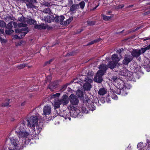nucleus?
Listing matches in <instances>:
<instances>
[{"mask_svg":"<svg viewBox=\"0 0 150 150\" xmlns=\"http://www.w3.org/2000/svg\"><path fill=\"white\" fill-rule=\"evenodd\" d=\"M38 121V119L37 116H32L30 117L29 120H28V126L31 127H34L36 126L37 132L39 133L41 130V127H39V126H37Z\"/></svg>","mask_w":150,"mask_h":150,"instance_id":"1","label":"nucleus"},{"mask_svg":"<svg viewBox=\"0 0 150 150\" xmlns=\"http://www.w3.org/2000/svg\"><path fill=\"white\" fill-rule=\"evenodd\" d=\"M119 74L127 77V79L129 81H132L133 78V73L129 71L125 68H122L119 71Z\"/></svg>","mask_w":150,"mask_h":150,"instance_id":"2","label":"nucleus"},{"mask_svg":"<svg viewBox=\"0 0 150 150\" xmlns=\"http://www.w3.org/2000/svg\"><path fill=\"white\" fill-rule=\"evenodd\" d=\"M10 139L11 143L14 150H20L22 149L19 142L17 139L14 137H12Z\"/></svg>","mask_w":150,"mask_h":150,"instance_id":"3","label":"nucleus"},{"mask_svg":"<svg viewBox=\"0 0 150 150\" xmlns=\"http://www.w3.org/2000/svg\"><path fill=\"white\" fill-rule=\"evenodd\" d=\"M23 127H20L19 129V131H16L17 133L18 134V137L19 139L23 138L25 139L30 134V133L25 131L23 132Z\"/></svg>","mask_w":150,"mask_h":150,"instance_id":"4","label":"nucleus"},{"mask_svg":"<svg viewBox=\"0 0 150 150\" xmlns=\"http://www.w3.org/2000/svg\"><path fill=\"white\" fill-rule=\"evenodd\" d=\"M69 99L71 103L73 105H76L78 104L79 100L76 96L74 94H71L69 96Z\"/></svg>","mask_w":150,"mask_h":150,"instance_id":"5","label":"nucleus"},{"mask_svg":"<svg viewBox=\"0 0 150 150\" xmlns=\"http://www.w3.org/2000/svg\"><path fill=\"white\" fill-rule=\"evenodd\" d=\"M103 75V72H102L100 73V72L98 71L96 76L94 78V81L95 82L98 83H101L103 80L102 76Z\"/></svg>","mask_w":150,"mask_h":150,"instance_id":"6","label":"nucleus"},{"mask_svg":"<svg viewBox=\"0 0 150 150\" xmlns=\"http://www.w3.org/2000/svg\"><path fill=\"white\" fill-rule=\"evenodd\" d=\"M85 81L86 83L84 84L83 88L85 90H89L91 87V86L90 83H91L93 81L91 79L87 77L86 78Z\"/></svg>","mask_w":150,"mask_h":150,"instance_id":"7","label":"nucleus"},{"mask_svg":"<svg viewBox=\"0 0 150 150\" xmlns=\"http://www.w3.org/2000/svg\"><path fill=\"white\" fill-rule=\"evenodd\" d=\"M51 110V108L50 106L47 105L45 106L43 109V115L46 116L50 114Z\"/></svg>","mask_w":150,"mask_h":150,"instance_id":"8","label":"nucleus"},{"mask_svg":"<svg viewBox=\"0 0 150 150\" xmlns=\"http://www.w3.org/2000/svg\"><path fill=\"white\" fill-rule=\"evenodd\" d=\"M79 112V110L76 107H74L70 112V115L74 117H77Z\"/></svg>","mask_w":150,"mask_h":150,"instance_id":"9","label":"nucleus"},{"mask_svg":"<svg viewBox=\"0 0 150 150\" xmlns=\"http://www.w3.org/2000/svg\"><path fill=\"white\" fill-rule=\"evenodd\" d=\"M27 24L25 23H19L18 25V27L21 28V27H23V28H20L21 29V32L23 31H25V32H27V33L28 31V29L27 27Z\"/></svg>","mask_w":150,"mask_h":150,"instance_id":"10","label":"nucleus"},{"mask_svg":"<svg viewBox=\"0 0 150 150\" xmlns=\"http://www.w3.org/2000/svg\"><path fill=\"white\" fill-rule=\"evenodd\" d=\"M132 59V58L130 55H126L124 60L123 61V64L125 65H127L131 61Z\"/></svg>","mask_w":150,"mask_h":150,"instance_id":"11","label":"nucleus"},{"mask_svg":"<svg viewBox=\"0 0 150 150\" xmlns=\"http://www.w3.org/2000/svg\"><path fill=\"white\" fill-rule=\"evenodd\" d=\"M100 70L98 71L101 73V72H103V74H104L106 71L107 69V67L106 64H102L99 66V67Z\"/></svg>","mask_w":150,"mask_h":150,"instance_id":"12","label":"nucleus"},{"mask_svg":"<svg viewBox=\"0 0 150 150\" xmlns=\"http://www.w3.org/2000/svg\"><path fill=\"white\" fill-rule=\"evenodd\" d=\"M60 100L61 104H62L64 105H66L69 102L68 97L66 95L64 96L62 99Z\"/></svg>","mask_w":150,"mask_h":150,"instance_id":"13","label":"nucleus"},{"mask_svg":"<svg viewBox=\"0 0 150 150\" xmlns=\"http://www.w3.org/2000/svg\"><path fill=\"white\" fill-rule=\"evenodd\" d=\"M47 27V25H45L44 24L40 25L35 24L34 26V28L35 29L38 30L45 29Z\"/></svg>","mask_w":150,"mask_h":150,"instance_id":"14","label":"nucleus"},{"mask_svg":"<svg viewBox=\"0 0 150 150\" xmlns=\"http://www.w3.org/2000/svg\"><path fill=\"white\" fill-rule=\"evenodd\" d=\"M112 62L116 64L120 60V58L116 54H114L112 57Z\"/></svg>","mask_w":150,"mask_h":150,"instance_id":"15","label":"nucleus"},{"mask_svg":"<svg viewBox=\"0 0 150 150\" xmlns=\"http://www.w3.org/2000/svg\"><path fill=\"white\" fill-rule=\"evenodd\" d=\"M79 8V4H74L72 5L70 7V11L73 13H75Z\"/></svg>","mask_w":150,"mask_h":150,"instance_id":"16","label":"nucleus"},{"mask_svg":"<svg viewBox=\"0 0 150 150\" xmlns=\"http://www.w3.org/2000/svg\"><path fill=\"white\" fill-rule=\"evenodd\" d=\"M132 56L135 57H138L140 55L139 50H134L131 53Z\"/></svg>","mask_w":150,"mask_h":150,"instance_id":"17","label":"nucleus"},{"mask_svg":"<svg viewBox=\"0 0 150 150\" xmlns=\"http://www.w3.org/2000/svg\"><path fill=\"white\" fill-rule=\"evenodd\" d=\"M121 83L122 84V85L123 86L121 85L120 86H119V88L120 89H118L116 91L115 93H117V94H120V89H126V86L125 85H124V83L122 81H121Z\"/></svg>","mask_w":150,"mask_h":150,"instance_id":"18","label":"nucleus"},{"mask_svg":"<svg viewBox=\"0 0 150 150\" xmlns=\"http://www.w3.org/2000/svg\"><path fill=\"white\" fill-rule=\"evenodd\" d=\"M107 93V90L104 88H100L98 91V93L100 95L103 96Z\"/></svg>","mask_w":150,"mask_h":150,"instance_id":"19","label":"nucleus"},{"mask_svg":"<svg viewBox=\"0 0 150 150\" xmlns=\"http://www.w3.org/2000/svg\"><path fill=\"white\" fill-rule=\"evenodd\" d=\"M73 19V18L72 17L69 18L68 19H67L66 21H64L62 22V24L64 25H68Z\"/></svg>","mask_w":150,"mask_h":150,"instance_id":"20","label":"nucleus"},{"mask_svg":"<svg viewBox=\"0 0 150 150\" xmlns=\"http://www.w3.org/2000/svg\"><path fill=\"white\" fill-rule=\"evenodd\" d=\"M116 64L115 63L111 62H109L108 64V67L112 69L116 66Z\"/></svg>","mask_w":150,"mask_h":150,"instance_id":"21","label":"nucleus"},{"mask_svg":"<svg viewBox=\"0 0 150 150\" xmlns=\"http://www.w3.org/2000/svg\"><path fill=\"white\" fill-rule=\"evenodd\" d=\"M61 104L60 100H58L54 102V106L55 108H59Z\"/></svg>","mask_w":150,"mask_h":150,"instance_id":"22","label":"nucleus"},{"mask_svg":"<svg viewBox=\"0 0 150 150\" xmlns=\"http://www.w3.org/2000/svg\"><path fill=\"white\" fill-rule=\"evenodd\" d=\"M76 95L79 98L83 97V91L80 90H79L76 92Z\"/></svg>","mask_w":150,"mask_h":150,"instance_id":"23","label":"nucleus"},{"mask_svg":"<svg viewBox=\"0 0 150 150\" xmlns=\"http://www.w3.org/2000/svg\"><path fill=\"white\" fill-rule=\"evenodd\" d=\"M89 110L91 111H93L96 109V107L93 105V103H91L89 105H88V107Z\"/></svg>","mask_w":150,"mask_h":150,"instance_id":"24","label":"nucleus"},{"mask_svg":"<svg viewBox=\"0 0 150 150\" xmlns=\"http://www.w3.org/2000/svg\"><path fill=\"white\" fill-rule=\"evenodd\" d=\"M103 19L105 21H108L110 19L112 18L113 16H107L104 14H102Z\"/></svg>","mask_w":150,"mask_h":150,"instance_id":"25","label":"nucleus"},{"mask_svg":"<svg viewBox=\"0 0 150 150\" xmlns=\"http://www.w3.org/2000/svg\"><path fill=\"white\" fill-rule=\"evenodd\" d=\"M28 23L30 24L35 25L36 23V21L33 19H29L28 21Z\"/></svg>","mask_w":150,"mask_h":150,"instance_id":"26","label":"nucleus"},{"mask_svg":"<svg viewBox=\"0 0 150 150\" xmlns=\"http://www.w3.org/2000/svg\"><path fill=\"white\" fill-rule=\"evenodd\" d=\"M9 99H8L6 100H5L4 103H3L2 104V106L6 107L8 106L9 104Z\"/></svg>","mask_w":150,"mask_h":150,"instance_id":"27","label":"nucleus"},{"mask_svg":"<svg viewBox=\"0 0 150 150\" xmlns=\"http://www.w3.org/2000/svg\"><path fill=\"white\" fill-rule=\"evenodd\" d=\"M100 40V39H97L93 41H91V42L88 43V45L93 44L94 43L98 42Z\"/></svg>","mask_w":150,"mask_h":150,"instance_id":"28","label":"nucleus"},{"mask_svg":"<svg viewBox=\"0 0 150 150\" xmlns=\"http://www.w3.org/2000/svg\"><path fill=\"white\" fill-rule=\"evenodd\" d=\"M43 12L46 13H47L49 14H50L51 13V12L49 8H45L43 11Z\"/></svg>","mask_w":150,"mask_h":150,"instance_id":"29","label":"nucleus"},{"mask_svg":"<svg viewBox=\"0 0 150 150\" xmlns=\"http://www.w3.org/2000/svg\"><path fill=\"white\" fill-rule=\"evenodd\" d=\"M50 1H44V2H43L42 4L43 5L48 6L50 5Z\"/></svg>","mask_w":150,"mask_h":150,"instance_id":"30","label":"nucleus"},{"mask_svg":"<svg viewBox=\"0 0 150 150\" xmlns=\"http://www.w3.org/2000/svg\"><path fill=\"white\" fill-rule=\"evenodd\" d=\"M26 64H21L17 66V67L18 69H21L24 68L26 66Z\"/></svg>","mask_w":150,"mask_h":150,"instance_id":"31","label":"nucleus"},{"mask_svg":"<svg viewBox=\"0 0 150 150\" xmlns=\"http://www.w3.org/2000/svg\"><path fill=\"white\" fill-rule=\"evenodd\" d=\"M124 5L122 4L117 6L115 7V9H119L120 8H122L124 7Z\"/></svg>","mask_w":150,"mask_h":150,"instance_id":"32","label":"nucleus"},{"mask_svg":"<svg viewBox=\"0 0 150 150\" xmlns=\"http://www.w3.org/2000/svg\"><path fill=\"white\" fill-rule=\"evenodd\" d=\"M6 25V24L3 21L0 20V27H5Z\"/></svg>","mask_w":150,"mask_h":150,"instance_id":"33","label":"nucleus"},{"mask_svg":"<svg viewBox=\"0 0 150 150\" xmlns=\"http://www.w3.org/2000/svg\"><path fill=\"white\" fill-rule=\"evenodd\" d=\"M79 5L80 6V7L82 9H83L84 8V6L85 5V3L84 1H82L79 4Z\"/></svg>","mask_w":150,"mask_h":150,"instance_id":"34","label":"nucleus"},{"mask_svg":"<svg viewBox=\"0 0 150 150\" xmlns=\"http://www.w3.org/2000/svg\"><path fill=\"white\" fill-rule=\"evenodd\" d=\"M54 59H51L49 60L46 62L45 64V65L46 66L47 65H49L50 64L53 60Z\"/></svg>","mask_w":150,"mask_h":150,"instance_id":"35","label":"nucleus"},{"mask_svg":"<svg viewBox=\"0 0 150 150\" xmlns=\"http://www.w3.org/2000/svg\"><path fill=\"white\" fill-rule=\"evenodd\" d=\"M139 50L140 51L141 54V53L143 54L147 50H146V48L145 47L144 48H141L140 50Z\"/></svg>","mask_w":150,"mask_h":150,"instance_id":"36","label":"nucleus"},{"mask_svg":"<svg viewBox=\"0 0 150 150\" xmlns=\"http://www.w3.org/2000/svg\"><path fill=\"white\" fill-rule=\"evenodd\" d=\"M47 19L46 18L45 19V20L48 22V23H50L51 22V19H50V16H47Z\"/></svg>","mask_w":150,"mask_h":150,"instance_id":"37","label":"nucleus"},{"mask_svg":"<svg viewBox=\"0 0 150 150\" xmlns=\"http://www.w3.org/2000/svg\"><path fill=\"white\" fill-rule=\"evenodd\" d=\"M60 93H57L55 94H53L52 96V98H54V97H58L59 96H60Z\"/></svg>","mask_w":150,"mask_h":150,"instance_id":"38","label":"nucleus"},{"mask_svg":"<svg viewBox=\"0 0 150 150\" xmlns=\"http://www.w3.org/2000/svg\"><path fill=\"white\" fill-rule=\"evenodd\" d=\"M59 19L60 20V21L62 24V22H63V20L64 19V16H60L59 18Z\"/></svg>","mask_w":150,"mask_h":150,"instance_id":"39","label":"nucleus"},{"mask_svg":"<svg viewBox=\"0 0 150 150\" xmlns=\"http://www.w3.org/2000/svg\"><path fill=\"white\" fill-rule=\"evenodd\" d=\"M27 33V32H21V38H23L25 35Z\"/></svg>","mask_w":150,"mask_h":150,"instance_id":"40","label":"nucleus"},{"mask_svg":"<svg viewBox=\"0 0 150 150\" xmlns=\"http://www.w3.org/2000/svg\"><path fill=\"white\" fill-rule=\"evenodd\" d=\"M23 41H21L20 42H19L16 43V46H21L22 45L23 43Z\"/></svg>","mask_w":150,"mask_h":150,"instance_id":"41","label":"nucleus"},{"mask_svg":"<svg viewBox=\"0 0 150 150\" xmlns=\"http://www.w3.org/2000/svg\"><path fill=\"white\" fill-rule=\"evenodd\" d=\"M82 110L83 112L84 113H87L88 112V111L86 110L85 108L83 107L82 108Z\"/></svg>","mask_w":150,"mask_h":150,"instance_id":"42","label":"nucleus"},{"mask_svg":"<svg viewBox=\"0 0 150 150\" xmlns=\"http://www.w3.org/2000/svg\"><path fill=\"white\" fill-rule=\"evenodd\" d=\"M15 31L16 33L21 32V29L20 28H17L15 30Z\"/></svg>","mask_w":150,"mask_h":150,"instance_id":"43","label":"nucleus"},{"mask_svg":"<svg viewBox=\"0 0 150 150\" xmlns=\"http://www.w3.org/2000/svg\"><path fill=\"white\" fill-rule=\"evenodd\" d=\"M19 21L22 22H25V21L24 20V18L23 17H21L20 19H19Z\"/></svg>","mask_w":150,"mask_h":150,"instance_id":"44","label":"nucleus"},{"mask_svg":"<svg viewBox=\"0 0 150 150\" xmlns=\"http://www.w3.org/2000/svg\"><path fill=\"white\" fill-rule=\"evenodd\" d=\"M112 98L115 100L117 99V97L116 95H113V96H112Z\"/></svg>","mask_w":150,"mask_h":150,"instance_id":"45","label":"nucleus"},{"mask_svg":"<svg viewBox=\"0 0 150 150\" xmlns=\"http://www.w3.org/2000/svg\"><path fill=\"white\" fill-rule=\"evenodd\" d=\"M88 24L90 25H93V22H88Z\"/></svg>","mask_w":150,"mask_h":150,"instance_id":"46","label":"nucleus"},{"mask_svg":"<svg viewBox=\"0 0 150 150\" xmlns=\"http://www.w3.org/2000/svg\"><path fill=\"white\" fill-rule=\"evenodd\" d=\"M73 55V53L72 52L69 53L67 54L68 56H72Z\"/></svg>","mask_w":150,"mask_h":150,"instance_id":"47","label":"nucleus"},{"mask_svg":"<svg viewBox=\"0 0 150 150\" xmlns=\"http://www.w3.org/2000/svg\"><path fill=\"white\" fill-rule=\"evenodd\" d=\"M122 50L121 49H119V50H117L116 52H119L120 53H121Z\"/></svg>","mask_w":150,"mask_h":150,"instance_id":"48","label":"nucleus"},{"mask_svg":"<svg viewBox=\"0 0 150 150\" xmlns=\"http://www.w3.org/2000/svg\"><path fill=\"white\" fill-rule=\"evenodd\" d=\"M146 50H148L150 49V44L149 45L147 46V47H146Z\"/></svg>","mask_w":150,"mask_h":150,"instance_id":"49","label":"nucleus"},{"mask_svg":"<svg viewBox=\"0 0 150 150\" xmlns=\"http://www.w3.org/2000/svg\"><path fill=\"white\" fill-rule=\"evenodd\" d=\"M4 33V31L0 29V34H3Z\"/></svg>","mask_w":150,"mask_h":150,"instance_id":"50","label":"nucleus"},{"mask_svg":"<svg viewBox=\"0 0 150 150\" xmlns=\"http://www.w3.org/2000/svg\"><path fill=\"white\" fill-rule=\"evenodd\" d=\"M5 32L6 34H9V31L6 30Z\"/></svg>","mask_w":150,"mask_h":150,"instance_id":"51","label":"nucleus"},{"mask_svg":"<svg viewBox=\"0 0 150 150\" xmlns=\"http://www.w3.org/2000/svg\"><path fill=\"white\" fill-rule=\"evenodd\" d=\"M25 102H24L23 103H21V105L22 106H24L25 105Z\"/></svg>","mask_w":150,"mask_h":150,"instance_id":"52","label":"nucleus"},{"mask_svg":"<svg viewBox=\"0 0 150 150\" xmlns=\"http://www.w3.org/2000/svg\"><path fill=\"white\" fill-rule=\"evenodd\" d=\"M133 6V5H129L128 6V7L130 8V7H132Z\"/></svg>","mask_w":150,"mask_h":150,"instance_id":"53","label":"nucleus"},{"mask_svg":"<svg viewBox=\"0 0 150 150\" xmlns=\"http://www.w3.org/2000/svg\"><path fill=\"white\" fill-rule=\"evenodd\" d=\"M99 6V5H97L94 8H93V10L96 9Z\"/></svg>","mask_w":150,"mask_h":150,"instance_id":"54","label":"nucleus"},{"mask_svg":"<svg viewBox=\"0 0 150 150\" xmlns=\"http://www.w3.org/2000/svg\"><path fill=\"white\" fill-rule=\"evenodd\" d=\"M149 38H146V39H144V41H146V40H149Z\"/></svg>","mask_w":150,"mask_h":150,"instance_id":"55","label":"nucleus"},{"mask_svg":"<svg viewBox=\"0 0 150 150\" xmlns=\"http://www.w3.org/2000/svg\"><path fill=\"white\" fill-rule=\"evenodd\" d=\"M62 116L64 117V118H66L67 117V115H62Z\"/></svg>","mask_w":150,"mask_h":150,"instance_id":"56","label":"nucleus"},{"mask_svg":"<svg viewBox=\"0 0 150 150\" xmlns=\"http://www.w3.org/2000/svg\"><path fill=\"white\" fill-rule=\"evenodd\" d=\"M111 13V11H108V13H107V14H109L110 13Z\"/></svg>","mask_w":150,"mask_h":150,"instance_id":"57","label":"nucleus"},{"mask_svg":"<svg viewBox=\"0 0 150 150\" xmlns=\"http://www.w3.org/2000/svg\"><path fill=\"white\" fill-rule=\"evenodd\" d=\"M14 120V118H12L11 119V121H13Z\"/></svg>","mask_w":150,"mask_h":150,"instance_id":"58","label":"nucleus"},{"mask_svg":"<svg viewBox=\"0 0 150 150\" xmlns=\"http://www.w3.org/2000/svg\"><path fill=\"white\" fill-rule=\"evenodd\" d=\"M140 28V27H138L137 28H136L135 29L136 30H137L138 29H139Z\"/></svg>","mask_w":150,"mask_h":150,"instance_id":"59","label":"nucleus"},{"mask_svg":"<svg viewBox=\"0 0 150 150\" xmlns=\"http://www.w3.org/2000/svg\"><path fill=\"white\" fill-rule=\"evenodd\" d=\"M44 1H50V0H44Z\"/></svg>","mask_w":150,"mask_h":150,"instance_id":"60","label":"nucleus"},{"mask_svg":"<svg viewBox=\"0 0 150 150\" xmlns=\"http://www.w3.org/2000/svg\"><path fill=\"white\" fill-rule=\"evenodd\" d=\"M14 23V22H13L12 21V22H11V23L12 24V23Z\"/></svg>","mask_w":150,"mask_h":150,"instance_id":"61","label":"nucleus"},{"mask_svg":"<svg viewBox=\"0 0 150 150\" xmlns=\"http://www.w3.org/2000/svg\"><path fill=\"white\" fill-rule=\"evenodd\" d=\"M19 127H19V126H18L17 127V128H19Z\"/></svg>","mask_w":150,"mask_h":150,"instance_id":"62","label":"nucleus"},{"mask_svg":"<svg viewBox=\"0 0 150 150\" xmlns=\"http://www.w3.org/2000/svg\"><path fill=\"white\" fill-rule=\"evenodd\" d=\"M64 114H65V113H66V112L65 111H64Z\"/></svg>","mask_w":150,"mask_h":150,"instance_id":"63","label":"nucleus"},{"mask_svg":"<svg viewBox=\"0 0 150 150\" xmlns=\"http://www.w3.org/2000/svg\"><path fill=\"white\" fill-rule=\"evenodd\" d=\"M11 31H12V30H10V32H11Z\"/></svg>","mask_w":150,"mask_h":150,"instance_id":"64","label":"nucleus"}]
</instances>
